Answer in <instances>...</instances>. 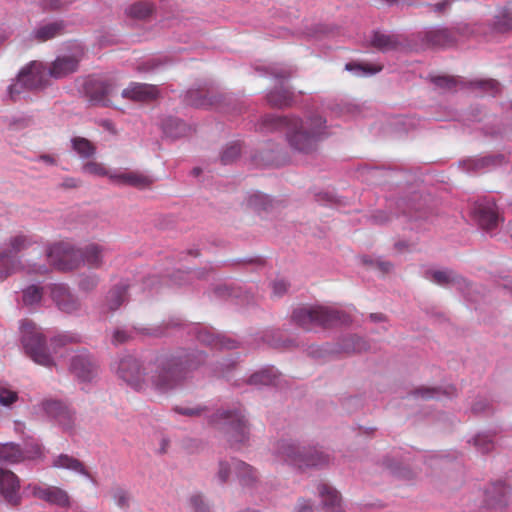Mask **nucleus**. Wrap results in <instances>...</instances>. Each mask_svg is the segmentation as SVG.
<instances>
[{"label": "nucleus", "mask_w": 512, "mask_h": 512, "mask_svg": "<svg viewBox=\"0 0 512 512\" xmlns=\"http://www.w3.org/2000/svg\"><path fill=\"white\" fill-rule=\"evenodd\" d=\"M209 354L196 346H178L158 353L152 361L149 380L153 389L168 393L191 381L202 369L208 377L229 380L238 361L223 357L208 361Z\"/></svg>", "instance_id": "1"}, {"label": "nucleus", "mask_w": 512, "mask_h": 512, "mask_svg": "<svg viewBox=\"0 0 512 512\" xmlns=\"http://www.w3.org/2000/svg\"><path fill=\"white\" fill-rule=\"evenodd\" d=\"M20 343L23 351L34 363L52 368L56 366L55 355L68 344L80 343L81 336L73 332H61L47 336L36 322H21Z\"/></svg>", "instance_id": "2"}, {"label": "nucleus", "mask_w": 512, "mask_h": 512, "mask_svg": "<svg viewBox=\"0 0 512 512\" xmlns=\"http://www.w3.org/2000/svg\"><path fill=\"white\" fill-rule=\"evenodd\" d=\"M262 126L268 131H285L290 146L303 153L315 150L318 141L327 134L326 120L318 114L306 120L294 116L266 115Z\"/></svg>", "instance_id": "3"}, {"label": "nucleus", "mask_w": 512, "mask_h": 512, "mask_svg": "<svg viewBox=\"0 0 512 512\" xmlns=\"http://www.w3.org/2000/svg\"><path fill=\"white\" fill-rule=\"evenodd\" d=\"M208 423L225 435L232 448H239L249 442L250 423L242 405L216 410L208 417Z\"/></svg>", "instance_id": "4"}, {"label": "nucleus", "mask_w": 512, "mask_h": 512, "mask_svg": "<svg viewBox=\"0 0 512 512\" xmlns=\"http://www.w3.org/2000/svg\"><path fill=\"white\" fill-rule=\"evenodd\" d=\"M277 452L300 469L323 468L330 462V455L321 447L304 446L287 439L278 441Z\"/></svg>", "instance_id": "5"}, {"label": "nucleus", "mask_w": 512, "mask_h": 512, "mask_svg": "<svg viewBox=\"0 0 512 512\" xmlns=\"http://www.w3.org/2000/svg\"><path fill=\"white\" fill-rule=\"evenodd\" d=\"M358 316V311L352 305L304 304L293 310L291 320H350Z\"/></svg>", "instance_id": "6"}, {"label": "nucleus", "mask_w": 512, "mask_h": 512, "mask_svg": "<svg viewBox=\"0 0 512 512\" xmlns=\"http://www.w3.org/2000/svg\"><path fill=\"white\" fill-rule=\"evenodd\" d=\"M33 243L32 238L24 234L12 236L7 240L4 250L0 253V280L24 268L18 254L28 249Z\"/></svg>", "instance_id": "7"}, {"label": "nucleus", "mask_w": 512, "mask_h": 512, "mask_svg": "<svg viewBox=\"0 0 512 512\" xmlns=\"http://www.w3.org/2000/svg\"><path fill=\"white\" fill-rule=\"evenodd\" d=\"M47 257L50 264L59 271H71L82 265L81 248H75L65 242L52 245L47 252Z\"/></svg>", "instance_id": "8"}, {"label": "nucleus", "mask_w": 512, "mask_h": 512, "mask_svg": "<svg viewBox=\"0 0 512 512\" xmlns=\"http://www.w3.org/2000/svg\"><path fill=\"white\" fill-rule=\"evenodd\" d=\"M47 81V73L42 63L31 62L18 75L17 81L10 85L9 93L12 98L23 89L33 90L43 87Z\"/></svg>", "instance_id": "9"}, {"label": "nucleus", "mask_w": 512, "mask_h": 512, "mask_svg": "<svg viewBox=\"0 0 512 512\" xmlns=\"http://www.w3.org/2000/svg\"><path fill=\"white\" fill-rule=\"evenodd\" d=\"M116 373L120 379L136 391H142L147 386L143 365L132 355H125L119 359Z\"/></svg>", "instance_id": "10"}, {"label": "nucleus", "mask_w": 512, "mask_h": 512, "mask_svg": "<svg viewBox=\"0 0 512 512\" xmlns=\"http://www.w3.org/2000/svg\"><path fill=\"white\" fill-rule=\"evenodd\" d=\"M69 370L79 382L91 383L98 376L99 362L93 354L83 348L71 357Z\"/></svg>", "instance_id": "11"}, {"label": "nucleus", "mask_w": 512, "mask_h": 512, "mask_svg": "<svg viewBox=\"0 0 512 512\" xmlns=\"http://www.w3.org/2000/svg\"><path fill=\"white\" fill-rule=\"evenodd\" d=\"M195 323L188 333H193L195 339L202 345L216 350H234L240 347V342L221 333H216L207 327Z\"/></svg>", "instance_id": "12"}, {"label": "nucleus", "mask_w": 512, "mask_h": 512, "mask_svg": "<svg viewBox=\"0 0 512 512\" xmlns=\"http://www.w3.org/2000/svg\"><path fill=\"white\" fill-rule=\"evenodd\" d=\"M511 488L503 481L490 483L483 491L482 508L504 512L510 503Z\"/></svg>", "instance_id": "13"}, {"label": "nucleus", "mask_w": 512, "mask_h": 512, "mask_svg": "<svg viewBox=\"0 0 512 512\" xmlns=\"http://www.w3.org/2000/svg\"><path fill=\"white\" fill-rule=\"evenodd\" d=\"M22 500L19 477L11 470L0 467V501L16 508L21 505Z\"/></svg>", "instance_id": "14"}, {"label": "nucleus", "mask_w": 512, "mask_h": 512, "mask_svg": "<svg viewBox=\"0 0 512 512\" xmlns=\"http://www.w3.org/2000/svg\"><path fill=\"white\" fill-rule=\"evenodd\" d=\"M30 491L31 495L35 498L43 500L51 505H56L61 508H69L71 506L70 497L68 493L57 486L38 485L30 483L24 487L23 492Z\"/></svg>", "instance_id": "15"}, {"label": "nucleus", "mask_w": 512, "mask_h": 512, "mask_svg": "<svg viewBox=\"0 0 512 512\" xmlns=\"http://www.w3.org/2000/svg\"><path fill=\"white\" fill-rule=\"evenodd\" d=\"M44 413L63 430H72L74 412L61 400L48 399L42 402Z\"/></svg>", "instance_id": "16"}, {"label": "nucleus", "mask_w": 512, "mask_h": 512, "mask_svg": "<svg viewBox=\"0 0 512 512\" xmlns=\"http://www.w3.org/2000/svg\"><path fill=\"white\" fill-rule=\"evenodd\" d=\"M168 325H157L155 327L133 326L132 328H116L112 332L111 343L119 346L128 343L135 335L160 338L165 335Z\"/></svg>", "instance_id": "17"}, {"label": "nucleus", "mask_w": 512, "mask_h": 512, "mask_svg": "<svg viewBox=\"0 0 512 512\" xmlns=\"http://www.w3.org/2000/svg\"><path fill=\"white\" fill-rule=\"evenodd\" d=\"M50 294L57 307L64 312L71 313L80 308L78 298L66 284H53L50 287Z\"/></svg>", "instance_id": "18"}, {"label": "nucleus", "mask_w": 512, "mask_h": 512, "mask_svg": "<svg viewBox=\"0 0 512 512\" xmlns=\"http://www.w3.org/2000/svg\"><path fill=\"white\" fill-rule=\"evenodd\" d=\"M109 248L99 243H88L81 248L82 264L91 269H101L104 266L105 255Z\"/></svg>", "instance_id": "19"}, {"label": "nucleus", "mask_w": 512, "mask_h": 512, "mask_svg": "<svg viewBox=\"0 0 512 512\" xmlns=\"http://www.w3.org/2000/svg\"><path fill=\"white\" fill-rule=\"evenodd\" d=\"M51 467L75 472L89 479L93 484H97L95 478L89 472L85 464L69 454L61 453L56 456L51 463Z\"/></svg>", "instance_id": "20"}, {"label": "nucleus", "mask_w": 512, "mask_h": 512, "mask_svg": "<svg viewBox=\"0 0 512 512\" xmlns=\"http://www.w3.org/2000/svg\"><path fill=\"white\" fill-rule=\"evenodd\" d=\"M426 278L441 286L453 285L461 291H464L469 286L465 278L452 270L427 271Z\"/></svg>", "instance_id": "21"}, {"label": "nucleus", "mask_w": 512, "mask_h": 512, "mask_svg": "<svg viewBox=\"0 0 512 512\" xmlns=\"http://www.w3.org/2000/svg\"><path fill=\"white\" fill-rule=\"evenodd\" d=\"M122 97L134 102H149L158 95V89L154 85L133 83L121 93Z\"/></svg>", "instance_id": "22"}, {"label": "nucleus", "mask_w": 512, "mask_h": 512, "mask_svg": "<svg viewBox=\"0 0 512 512\" xmlns=\"http://www.w3.org/2000/svg\"><path fill=\"white\" fill-rule=\"evenodd\" d=\"M410 394L415 398H421L428 401L433 399H440L441 397L453 398L457 395V389L454 385L441 386H419L413 389Z\"/></svg>", "instance_id": "23"}, {"label": "nucleus", "mask_w": 512, "mask_h": 512, "mask_svg": "<svg viewBox=\"0 0 512 512\" xmlns=\"http://www.w3.org/2000/svg\"><path fill=\"white\" fill-rule=\"evenodd\" d=\"M475 216L481 228L488 232L494 230L500 221L494 203H479L475 207Z\"/></svg>", "instance_id": "24"}, {"label": "nucleus", "mask_w": 512, "mask_h": 512, "mask_svg": "<svg viewBox=\"0 0 512 512\" xmlns=\"http://www.w3.org/2000/svg\"><path fill=\"white\" fill-rule=\"evenodd\" d=\"M233 470L240 485L244 488H253L258 481L257 471L249 464L232 458Z\"/></svg>", "instance_id": "25"}, {"label": "nucleus", "mask_w": 512, "mask_h": 512, "mask_svg": "<svg viewBox=\"0 0 512 512\" xmlns=\"http://www.w3.org/2000/svg\"><path fill=\"white\" fill-rule=\"evenodd\" d=\"M109 179L116 184L133 186L144 189L152 184V179L139 172L114 173L109 175Z\"/></svg>", "instance_id": "26"}, {"label": "nucleus", "mask_w": 512, "mask_h": 512, "mask_svg": "<svg viewBox=\"0 0 512 512\" xmlns=\"http://www.w3.org/2000/svg\"><path fill=\"white\" fill-rule=\"evenodd\" d=\"M318 492L325 512H344L341 506V495L336 489L322 483L318 486Z\"/></svg>", "instance_id": "27"}, {"label": "nucleus", "mask_w": 512, "mask_h": 512, "mask_svg": "<svg viewBox=\"0 0 512 512\" xmlns=\"http://www.w3.org/2000/svg\"><path fill=\"white\" fill-rule=\"evenodd\" d=\"M128 289L127 281H120L115 284L107 293L104 308L110 312L118 310L127 300Z\"/></svg>", "instance_id": "28"}, {"label": "nucleus", "mask_w": 512, "mask_h": 512, "mask_svg": "<svg viewBox=\"0 0 512 512\" xmlns=\"http://www.w3.org/2000/svg\"><path fill=\"white\" fill-rule=\"evenodd\" d=\"M112 89L111 84L97 80L86 86V93L93 103L107 106L109 97L112 95Z\"/></svg>", "instance_id": "29"}, {"label": "nucleus", "mask_w": 512, "mask_h": 512, "mask_svg": "<svg viewBox=\"0 0 512 512\" xmlns=\"http://www.w3.org/2000/svg\"><path fill=\"white\" fill-rule=\"evenodd\" d=\"M79 60L74 56L58 57L51 65L48 74L54 78H63L78 68Z\"/></svg>", "instance_id": "30"}, {"label": "nucleus", "mask_w": 512, "mask_h": 512, "mask_svg": "<svg viewBox=\"0 0 512 512\" xmlns=\"http://www.w3.org/2000/svg\"><path fill=\"white\" fill-rule=\"evenodd\" d=\"M337 353H360L367 351L370 346L369 343L361 336L351 334L343 337L336 343Z\"/></svg>", "instance_id": "31"}, {"label": "nucleus", "mask_w": 512, "mask_h": 512, "mask_svg": "<svg viewBox=\"0 0 512 512\" xmlns=\"http://www.w3.org/2000/svg\"><path fill=\"white\" fill-rule=\"evenodd\" d=\"M457 30L435 29L427 32L426 42L434 47H449L456 43Z\"/></svg>", "instance_id": "32"}, {"label": "nucleus", "mask_w": 512, "mask_h": 512, "mask_svg": "<svg viewBox=\"0 0 512 512\" xmlns=\"http://www.w3.org/2000/svg\"><path fill=\"white\" fill-rule=\"evenodd\" d=\"M279 375L280 374L273 366H267L252 373L247 380V384L253 386H271L277 382Z\"/></svg>", "instance_id": "33"}, {"label": "nucleus", "mask_w": 512, "mask_h": 512, "mask_svg": "<svg viewBox=\"0 0 512 512\" xmlns=\"http://www.w3.org/2000/svg\"><path fill=\"white\" fill-rule=\"evenodd\" d=\"M262 340L270 347L276 349H291L298 345L296 339L286 336L279 330L266 331L262 336Z\"/></svg>", "instance_id": "34"}, {"label": "nucleus", "mask_w": 512, "mask_h": 512, "mask_svg": "<svg viewBox=\"0 0 512 512\" xmlns=\"http://www.w3.org/2000/svg\"><path fill=\"white\" fill-rule=\"evenodd\" d=\"M187 104L198 107L208 108L217 106L219 99L216 96L208 95V92L203 90H189L185 98Z\"/></svg>", "instance_id": "35"}, {"label": "nucleus", "mask_w": 512, "mask_h": 512, "mask_svg": "<svg viewBox=\"0 0 512 512\" xmlns=\"http://www.w3.org/2000/svg\"><path fill=\"white\" fill-rule=\"evenodd\" d=\"M23 461L22 448L13 442L0 443V465L16 464Z\"/></svg>", "instance_id": "36"}, {"label": "nucleus", "mask_w": 512, "mask_h": 512, "mask_svg": "<svg viewBox=\"0 0 512 512\" xmlns=\"http://www.w3.org/2000/svg\"><path fill=\"white\" fill-rule=\"evenodd\" d=\"M267 101L275 108H285L292 105L293 93L288 89H275L268 93Z\"/></svg>", "instance_id": "37"}, {"label": "nucleus", "mask_w": 512, "mask_h": 512, "mask_svg": "<svg viewBox=\"0 0 512 512\" xmlns=\"http://www.w3.org/2000/svg\"><path fill=\"white\" fill-rule=\"evenodd\" d=\"M64 28L65 26L62 21L49 23L35 30L34 37L39 42H45L63 34Z\"/></svg>", "instance_id": "38"}, {"label": "nucleus", "mask_w": 512, "mask_h": 512, "mask_svg": "<svg viewBox=\"0 0 512 512\" xmlns=\"http://www.w3.org/2000/svg\"><path fill=\"white\" fill-rule=\"evenodd\" d=\"M154 12V6L149 1H137L126 8V14L137 20H145Z\"/></svg>", "instance_id": "39"}, {"label": "nucleus", "mask_w": 512, "mask_h": 512, "mask_svg": "<svg viewBox=\"0 0 512 512\" xmlns=\"http://www.w3.org/2000/svg\"><path fill=\"white\" fill-rule=\"evenodd\" d=\"M308 355L316 360L326 361L334 358L337 353L336 344L325 343L323 345H311L307 350Z\"/></svg>", "instance_id": "40"}, {"label": "nucleus", "mask_w": 512, "mask_h": 512, "mask_svg": "<svg viewBox=\"0 0 512 512\" xmlns=\"http://www.w3.org/2000/svg\"><path fill=\"white\" fill-rule=\"evenodd\" d=\"M71 144L73 150L83 159H88L96 153V146L84 137L72 138Z\"/></svg>", "instance_id": "41"}, {"label": "nucleus", "mask_w": 512, "mask_h": 512, "mask_svg": "<svg viewBox=\"0 0 512 512\" xmlns=\"http://www.w3.org/2000/svg\"><path fill=\"white\" fill-rule=\"evenodd\" d=\"M383 463L391 471L392 474L399 478L411 480L414 477V473L410 468L402 465L400 462L390 457H385Z\"/></svg>", "instance_id": "42"}, {"label": "nucleus", "mask_w": 512, "mask_h": 512, "mask_svg": "<svg viewBox=\"0 0 512 512\" xmlns=\"http://www.w3.org/2000/svg\"><path fill=\"white\" fill-rule=\"evenodd\" d=\"M43 297V288L37 285H30L22 292V303L27 307L39 304Z\"/></svg>", "instance_id": "43"}, {"label": "nucleus", "mask_w": 512, "mask_h": 512, "mask_svg": "<svg viewBox=\"0 0 512 512\" xmlns=\"http://www.w3.org/2000/svg\"><path fill=\"white\" fill-rule=\"evenodd\" d=\"M189 131L187 125L178 119H169L164 124V132L173 138L185 136Z\"/></svg>", "instance_id": "44"}, {"label": "nucleus", "mask_w": 512, "mask_h": 512, "mask_svg": "<svg viewBox=\"0 0 512 512\" xmlns=\"http://www.w3.org/2000/svg\"><path fill=\"white\" fill-rule=\"evenodd\" d=\"M22 453H23V461L24 460L43 461L45 459L44 447L37 442L26 443L24 448H22Z\"/></svg>", "instance_id": "45"}, {"label": "nucleus", "mask_w": 512, "mask_h": 512, "mask_svg": "<svg viewBox=\"0 0 512 512\" xmlns=\"http://www.w3.org/2000/svg\"><path fill=\"white\" fill-rule=\"evenodd\" d=\"M495 17L497 20L494 29L497 32H506L512 28V13L509 8H502Z\"/></svg>", "instance_id": "46"}, {"label": "nucleus", "mask_w": 512, "mask_h": 512, "mask_svg": "<svg viewBox=\"0 0 512 512\" xmlns=\"http://www.w3.org/2000/svg\"><path fill=\"white\" fill-rule=\"evenodd\" d=\"M372 45L382 51H389L396 48L397 41L393 36L377 32L372 38Z\"/></svg>", "instance_id": "47"}, {"label": "nucleus", "mask_w": 512, "mask_h": 512, "mask_svg": "<svg viewBox=\"0 0 512 512\" xmlns=\"http://www.w3.org/2000/svg\"><path fill=\"white\" fill-rule=\"evenodd\" d=\"M473 445L482 454L491 452L495 447L492 437L485 433H478L473 438Z\"/></svg>", "instance_id": "48"}, {"label": "nucleus", "mask_w": 512, "mask_h": 512, "mask_svg": "<svg viewBox=\"0 0 512 512\" xmlns=\"http://www.w3.org/2000/svg\"><path fill=\"white\" fill-rule=\"evenodd\" d=\"M241 153V145L239 142L228 144L221 154V162L224 165L233 163Z\"/></svg>", "instance_id": "49"}, {"label": "nucleus", "mask_w": 512, "mask_h": 512, "mask_svg": "<svg viewBox=\"0 0 512 512\" xmlns=\"http://www.w3.org/2000/svg\"><path fill=\"white\" fill-rule=\"evenodd\" d=\"M110 495L118 507L125 509L129 506V493L123 487L118 485L112 487L110 490Z\"/></svg>", "instance_id": "50"}, {"label": "nucleus", "mask_w": 512, "mask_h": 512, "mask_svg": "<svg viewBox=\"0 0 512 512\" xmlns=\"http://www.w3.org/2000/svg\"><path fill=\"white\" fill-rule=\"evenodd\" d=\"M83 171L96 176H107L112 175L113 173H109V171L104 167L102 163L97 161H88L83 167Z\"/></svg>", "instance_id": "51"}, {"label": "nucleus", "mask_w": 512, "mask_h": 512, "mask_svg": "<svg viewBox=\"0 0 512 512\" xmlns=\"http://www.w3.org/2000/svg\"><path fill=\"white\" fill-rule=\"evenodd\" d=\"M189 505L194 512H211L210 505L202 494H194L189 498Z\"/></svg>", "instance_id": "52"}, {"label": "nucleus", "mask_w": 512, "mask_h": 512, "mask_svg": "<svg viewBox=\"0 0 512 512\" xmlns=\"http://www.w3.org/2000/svg\"><path fill=\"white\" fill-rule=\"evenodd\" d=\"M248 203L255 210H267L270 200L262 193H255L249 197Z\"/></svg>", "instance_id": "53"}, {"label": "nucleus", "mask_w": 512, "mask_h": 512, "mask_svg": "<svg viewBox=\"0 0 512 512\" xmlns=\"http://www.w3.org/2000/svg\"><path fill=\"white\" fill-rule=\"evenodd\" d=\"M471 412L475 416L491 415L493 414V409L486 399H479L473 403L471 407Z\"/></svg>", "instance_id": "54"}, {"label": "nucleus", "mask_w": 512, "mask_h": 512, "mask_svg": "<svg viewBox=\"0 0 512 512\" xmlns=\"http://www.w3.org/2000/svg\"><path fill=\"white\" fill-rule=\"evenodd\" d=\"M18 393L6 387H0V405L11 407L18 400Z\"/></svg>", "instance_id": "55"}, {"label": "nucleus", "mask_w": 512, "mask_h": 512, "mask_svg": "<svg viewBox=\"0 0 512 512\" xmlns=\"http://www.w3.org/2000/svg\"><path fill=\"white\" fill-rule=\"evenodd\" d=\"M232 469H233L232 462L229 463L228 461H225V460L219 461L216 477L220 484H225L228 481Z\"/></svg>", "instance_id": "56"}, {"label": "nucleus", "mask_w": 512, "mask_h": 512, "mask_svg": "<svg viewBox=\"0 0 512 512\" xmlns=\"http://www.w3.org/2000/svg\"><path fill=\"white\" fill-rule=\"evenodd\" d=\"M99 284V277L95 274L85 275L79 281V289L84 292H90L96 289Z\"/></svg>", "instance_id": "57"}, {"label": "nucleus", "mask_w": 512, "mask_h": 512, "mask_svg": "<svg viewBox=\"0 0 512 512\" xmlns=\"http://www.w3.org/2000/svg\"><path fill=\"white\" fill-rule=\"evenodd\" d=\"M173 410L180 415L187 416V417H195L200 416L205 410L206 407L204 406H196L193 408L189 407H181V406H175Z\"/></svg>", "instance_id": "58"}, {"label": "nucleus", "mask_w": 512, "mask_h": 512, "mask_svg": "<svg viewBox=\"0 0 512 512\" xmlns=\"http://www.w3.org/2000/svg\"><path fill=\"white\" fill-rule=\"evenodd\" d=\"M74 0H42V7L46 11H54L61 9L65 5L73 2Z\"/></svg>", "instance_id": "59"}, {"label": "nucleus", "mask_w": 512, "mask_h": 512, "mask_svg": "<svg viewBox=\"0 0 512 512\" xmlns=\"http://www.w3.org/2000/svg\"><path fill=\"white\" fill-rule=\"evenodd\" d=\"M433 82L440 88L452 89L456 87L457 81L454 77L437 76L433 78Z\"/></svg>", "instance_id": "60"}, {"label": "nucleus", "mask_w": 512, "mask_h": 512, "mask_svg": "<svg viewBox=\"0 0 512 512\" xmlns=\"http://www.w3.org/2000/svg\"><path fill=\"white\" fill-rule=\"evenodd\" d=\"M334 322H308V321H305V322H296V324L301 328L303 329L304 331H312L314 330L315 328L313 327L314 325L321 328L322 330H325V329H328V328H331L332 327V324ZM341 324L343 322H340Z\"/></svg>", "instance_id": "61"}, {"label": "nucleus", "mask_w": 512, "mask_h": 512, "mask_svg": "<svg viewBox=\"0 0 512 512\" xmlns=\"http://www.w3.org/2000/svg\"><path fill=\"white\" fill-rule=\"evenodd\" d=\"M474 85L480 89L491 91L492 93L499 91V83L493 79L476 81Z\"/></svg>", "instance_id": "62"}, {"label": "nucleus", "mask_w": 512, "mask_h": 512, "mask_svg": "<svg viewBox=\"0 0 512 512\" xmlns=\"http://www.w3.org/2000/svg\"><path fill=\"white\" fill-rule=\"evenodd\" d=\"M289 288V284L285 280H276L272 283V292L275 297H282Z\"/></svg>", "instance_id": "63"}, {"label": "nucleus", "mask_w": 512, "mask_h": 512, "mask_svg": "<svg viewBox=\"0 0 512 512\" xmlns=\"http://www.w3.org/2000/svg\"><path fill=\"white\" fill-rule=\"evenodd\" d=\"M295 512H313V507L309 500L301 498L295 507Z\"/></svg>", "instance_id": "64"}]
</instances>
